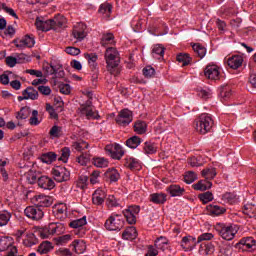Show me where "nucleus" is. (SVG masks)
Here are the masks:
<instances>
[{
    "label": "nucleus",
    "mask_w": 256,
    "mask_h": 256,
    "mask_svg": "<svg viewBox=\"0 0 256 256\" xmlns=\"http://www.w3.org/2000/svg\"><path fill=\"white\" fill-rule=\"evenodd\" d=\"M106 67L111 75H119L120 56L119 51L115 47H108L104 54Z\"/></svg>",
    "instance_id": "nucleus-1"
},
{
    "label": "nucleus",
    "mask_w": 256,
    "mask_h": 256,
    "mask_svg": "<svg viewBox=\"0 0 256 256\" xmlns=\"http://www.w3.org/2000/svg\"><path fill=\"white\" fill-rule=\"evenodd\" d=\"M104 227L107 231H121L125 227V218L121 214L112 213L106 220Z\"/></svg>",
    "instance_id": "nucleus-2"
},
{
    "label": "nucleus",
    "mask_w": 256,
    "mask_h": 256,
    "mask_svg": "<svg viewBox=\"0 0 256 256\" xmlns=\"http://www.w3.org/2000/svg\"><path fill=\"white\" fill-rule=\"evenodd\" d=\"M213 127V118L209 114H201L195 121V129L198 133L205 135Z\"/></svg>",
    "instance_id": "nucleus-3"
},
{
    "label": "nucleus",
    "mask_w": 256,
    "mask_h": 256,
    "mask_svg": "<svg viewBox=\"0 0 256 256\" xmlns=\"http://www.w3.org/2000/svg\"><path fill=\"white\" fill-rule=\"evenodd\" d=\"M87 97L88 100L84 104L80 105L78 111L81 117H86L87 119H97L99 114L95 111V107H93V102L91 101L93 94L88 92Z\"/></svg>",
    "instance_id": "nucleus-4"
},
{
    "label": "nucleus",
    "mask_w": 256,
    "mask_h": 256,
    "mask_svg": "<svg viewBox=\"0 0 256 256\" xmlns=\"http://www.w3.org/2000/svg\"><path fill=\"white\" fill-rule=\"evenodd\" d=\"M8 251L5 256H17L15 240L11 236H0V252Z\"/></svg>",
    "instance_id": "nucleus-5"
},
{
    "label": "nucleus",
    "mask_w": 256,
    "mask_h": 256,
    "mask_svg": "<svg viewBox=\"0 0 256 256\" xmlns=\"http://www.w3.org/2000/svg\"><path fill=\"white\" fill-rule=\"evenodd\" d=\"M52 175L55 181H57L58 183H63L71 179V172L63 166H56L55 168H53Z\"/></svg>",
    "instance_id": "nucleus-6"
},
{
    "label": "nucleus",
    "mask_w": 256,
    "mask_h": 256,
    "mask_svg": "<svg viewBox=\"0 0 256 256\" xmlns=\"http://www.w3.org/2000/svg\"><path fill=\"white\" fill-rule=\"evenodd\" d=\"M106 153L111 157V159H116L119 161L125 155L123 147L119 144H108L105 147Z\"/></svg>",
    "instance_id": "nucleus-7"
},
{
    "label": "nucleus",
    "mask_w": 256,
    "mask_h": 256,
    "mask_svg": "<svg viewBox=\"0 0 256 256\" xmlns=\"http://www.w3.org/2000/svg\"><path fill=\"white\" fill-rule=\"evenodd\" d=\"M70 227L74 230V234L78 237H83L86 233L85 225H87V217L83 216L80 219L73 220L69 223Z\"/></svg>",
    "instance_id": "nucleus-8"
},
{
    "label": "nucleus",
    "mask_w": 256,
    "mask_h": 256,
    "mask_svg": "<svg viewBox=\"0 0 256 256\" xmlns=\"http://www.w3.org/2000/svg\"><path fill=\"white\" fill-rule=\"evenodd\" d=\"M24 214L28 219H31L32 221H41L43 219L45 213L42 211L39 206H28L24 210Z\"/></svg>",
    "instance_id": "nucleus-9"
},
{
    "label": "nucleus",
    "mask_w": 256,
    "mask_h": 256,
    "mask_svg": "<svg viewBox=\"0 0 256 256\" xmlns=\"http://www.w3.org/2000/svg\"><path fill=\"white\" fill-rule=\"evenodd\" d=\"M115 121L118 125L127 127L133 121V112L129 109H123L118 113Z\"/></svg>",
    "instance_id": "nucleus-10"
},
{
    "label": "nucleus",
    "mask_w": 256,
    "mask_h": 256,
    "mask_svg": "<svg viewBox=\"0 0 256 256\" xmlns=\"http://www.w3.org/2000/svg\"><path fill=\"white\" fill-rule=\"evenodd\" d=\"M221 76V68L216 64H208L204 69V77L210 81H218Z\"/></svg>",
    "instance_id": "nucleus-11"
},
{
    "label": "nucleus",
    "mask_w": 256,
    "mask_h": 256,
    "mask_svg": "<svg viewBox=\"0 0 256 256\" xmlns=\"http://www.w3.org/2000/svg\"><path fill=\"white\" fill-rule=\"evenodd\" d=\"M139 211H141L139 206H129L126 210H124L123 213L127 223L130 225L137 223V215H139Z\"/></svg>",
    "instance_id": "nucleus-12"
},
{
    "label": "nucleus",
    "mask_w": 256,
    "mask_h": 256,
    "mask_svg": "<svg viewBox=\"0 0 256 256\" xmlns=\"http://www.w3.org/2000/svg\"><path fill=\"white\" fill-rule=\"evenodd\" d=\"M220 237L225 241H233L237 235V228L233 225H224L219 231Z\"/></svg>",
    "instance_id": "nucleus-13"
},
{
    "label": "nucleus",
    "mask_w": 256,
    "mask_h": 256,
    "mask_svg": "<svg viewBox=\"0 0 256 256\" xmlns=\"http://www.w3.org/2000/svg\"><path fill=\"white\" fill-rule=\"evenodd\" d=\"M87 26L83 23L76 24L72 31V37L76 39V41H83L85 37H87L86 32Z\"/></svg>",
    "instance_id": "nucleus-14"
},
{
    "label": "nucleus",
    "mask_w": 256,
    "mask_h": 256,
    "mask_svg": "<svg viewBox=\"0 0 256 256\" xmlns=\"http://www.w3.org/2000/svg\"><path fill=\"white\" fill-rule=\"evenodd\" d=\"M14 44L18 49H25V47H34L35 46V38L26 35L21 39L14 40Z\"/></svg>",
    "instance_id": "nucleus-15"
},
{
    "label": "nucleus",
    "mask_w": 256,
    "mask_h": 256,
    "mask_svg": "<svg viewBox=\"0 0 256 256\" xmlns=\"http://www.w3.org/2000/svg\"><path fill=\"white\" fill-rule=\"evenodd\" d=\"M36 28L39 31H51L54 30L53 19L45 20L44 18H37L35 22Z\"/></svg>",
    "instance_id": "nucleus-16"
},
{
    "label": "nucleus",
    "mask_w": 256,
    "mask_h": 256,
    "mask_svg": "<svg viewBox=\"0 0 256 256\" xmlns=\"http://www.w3.org/2000/svg\"><path fill=\"white\" fill-rule=\"evenodd\" d=\"M34 203L39 208L51 207V205H53V198H51V196L40 194L35 196Z\"/></svg>",
    "instance_id": "nucleus-17"
},
{
    "label": "nucleus",
    "mask_w": 256,
    "mask_h": 256,
    "mask_svg": "<svg viewBox=\"0 0 256 256\" xmlns=\"http://www.w3.org/2000/svg\"><path fill=\"white\" fill-rule=\"evenodd\" d=\"M23 96L18 97V101H23V99H31L32 101H35V99H39V92L33 88L28 87L22 92Z\"/></svg>",
    "instance_id": "nucleus-18"
},
{
    "label": "nucleus",
    "mask_w": 256,
    "mask_h": 256,
    "mask_svg": "<svg viewBox=\"0 0 256 256\" xmlns=\"http://www.w3.org/2000/svg\"><path fill=\"white\" fill-rule=\"evenodd\" d=\"M38 186L41 189L51 191V189L55 188V181L48 176H41L38 178Z\"/></svg>",
    "instance_id": "nucleus-19"
},
{
    "label": "nucleus",
    "mask_w": 256,
    "mask_h": 256,
    "mask_svg": "<svg viewBox=\"0 0 256 256\" xmlns=\"http://www.w3.org/2000/svg\"><path fill=\"white\" fill-rule=\"evenodd\" d=\"M154 247H156L157 249H160V251H169V253L173 251L171 246H169V240L163 236H160L155 240Z\"/></svg>",
    "instance_id": "nucleus-20"
},
{
    "label": "nucleus",
    "mask_w": 256,
    "mask_h": 256,
    "mask_svg": "<svg viewBox=\"0 0 256 256\" xmlns=\"http://www.w3.org/2000/svg\"><path fill=\"white\" fill-rule=\"evenodd\" d=\"M70 247L77 255H83L87 251V244L84 240H74Z\"/></svg>",
    "instance_id": "nucleus-21"
},
{
    "label": "nucleus",
    "mask_w": 256,
    "mask_h": 256,
    "mask_svg": "<svg viewBox=\"0 0 256 256\" xmlns=\"http://www.w3.org/2000/svg\"><path fill=\"white\" fill-rule=\"evenodd\" d=\"M206 209L208 215H211L212 217H219V215H223V213L226 211L225 207H221L215 204L208 205Z\"/></svg>",
    "instance_id": "nucleus-22"
},
{
    "label": "nucleus",
    "mask_w": 256,
    "mask_h": 256,
    "mask_svg": "<svg viewBox=\"0 0 256 256\" xmlns=\"http://www.w3.org/2000/svg\"><path fill=\"white\" fill-rule=\"evenodd\" d=\"M105 197H107L105 191L97 189L92 195V203L94 205H103L105 203Z\"/></svg>",
    "instance_id": "nucleus-23"
},
{
    "label": "nucleus",
    "mask_w": 256,
    "mask_h": 256,
    "mask_svg": "<svg viewBox=\"0 0 256 256\" xmlns=\"http://www.w3.org/2000/svg\"><path fill=\"white\" fill-rule=\"evenodd\" d=\"M48 229L52 235H62V233H65V225L61 222L50 223Z\"/></svg>",
    "instance_id": "nucleus-24"
},
{
    "label": "nucleus",
    "mask_w": 256,
    "mask_h": 256,
    "mask_svg": "<svg viewBox=\"0 0 256 256\" xmlns=\"http://www.w3.org/2000/svg\"><path fill=\"white\" fill-rule=\"evenodd\" d=\"M125 167L131 171H139L141 170V161L134 157L126 158Z\"/></svg>",
    "instance_id": "nucleus-25"
},
{
    "label": "nucleus",
    "mask_w": 256,
    "mask_h": 256,
    "mask_svg": "<svg viewBox=\"0 0 256 256\" xmlns=\"http://www.w3.org/2000/svg\"><path fill=\"white\" fill-rule=\"evenodd\" d=\"M167 191L170 193L171 197H181L185 194V188L177 184L170 185Z\"/></svg>",
    "instance_id": "nucleus-26"
},
{
    "label": "nucleus",
    "mask_w": 256,
    "mask_h": 256,
    "mask_svg": "<svg viewBox=\"0 0 256 256\" xmlns=\"http://www.w3.org/2000/svg\"><path fill=\"white\" fill-rule=\"evenodd\" d=\"M200 255H213L215 253V245L213 243H202L199 248Z\"/></svg>",
    "instance_id": "nucleus-27"
},
{
    "label": "nucleus",
    "mask_w": 256,
    "mask_h": 256,
    "mask_svg": "<svg viewBox=\"0 0 256 256\" xmlns=\"http://www.w3.org/2000/svg\"><path fill=\"white\" fill-rule=\"evenodd\" d=\"M230 69H239L243 65V57L242 56H232L227 61Z\"/></svg>",
    "instance_id": "nucleus-28"
},
{
    "label": "nucleus",
    "mask_w": 256,
    "mask_h": 256,
    "mask_svg": "<svg viewBox=\"0 0 256 256\" xmlns=\"http://www.w3.org/2000/svg\"><path fill=\"white\" fill-rule=\"evenodd\" d=\"M122 238L126 241H133V239H137V229L133 226L126 228L122 233Z\"/></svg>",
    "instance_id": "nucleus-29"
},
{
    "label": "nucleus",
    "mask_w": 256,
    "mask_h": 256,
    "mask_svg": "<svg viewBox=\"0 0 256 256\" xmlns=\"http://www.w3.org/2000/svg\"><path fill=\"white\" fill-rule=\"evenodd\" d=\"M213 187V183L209 180H200L198 183L193 185V189L195 191H207V189H211Z\"/></svg>",
    "instance_id": "nucleus-30"
},
{
    "label": "nucleus",
    "mask_w": 256,
    "mask_h": 256,
    "mask_svg": "<svg viewBox=\"0 0 256 256\" xmlns=\"http://www.w3.org/2000/svg\"><path fill=\"white\" fill-rule=\"evenodd\" d=\"M107 179L110 180V183H117L119 179H121V175L119 174V171L115 168H109L105 173Z\"/></svg>",
    "instance_id": "nucleus-31"
},
{
    "label": "nucleus",
    "mask_w": 256,
    "mask_h": 256,
    "mask_svg": "<svg viewBox=\"0 0 256 256\" xmlns=\"http://www.w3.org/2000/svg\"><path fill=\"white\" fill-rule=\"evenodd\" d=\"M180 245L183 249H185V251H187V249H189V247H191V245H198L197 238H195L193 236H185L182 238Z\"/></svg>",
    "instance_id": "nucleus-32"
},
{
    "label": "nucleus",
    "mask_w": 256,
    "mask_h": 256,
    "mask_svg": "<svg viewBox=\"0 0 256 256\" xmlns=\"http://www.w3.org/2000/svg\"><path fill=\"white\" fill-rule=\"evenodd\" d=\"M53 25H54V31H59V29H62V27H65V24L67 23V19L62 15H57L52 19Z\"/></svg>",
    "instance_id": "nucleus-33"
},
{
    "label": "nucleus",
    "mask_w": 256,
    "mask_h": 256,
    "mask_svg": "<svg viewBox=\"0 0 256 256\" xmlns=\"http://www.w3.org/2000/svg\"><path fill=\"white\" fill-rule=\"evenodd\" d=\"M38 242L35 234H33V232H28L23 240V245H25V247H33V245H37Z\"/></svg>",
    "instance_id": "nucleus-34"
},
{
    "label": "nucleus",
    "mask_w": 256,
    "mask_h": 256,
    "mask_svg": "<svg viewBox=\"0 0 256 256\" xmlns=\"http://www.w3.org/2000/svg\"><path fill=\"white\" fill-rule=\"evenodd\" d=\"M85 149H89V143L83 141V140H78L72 143V150L77 151L78 153H83Z\"/></svg>",
    "instance_id": "nucleus-35"
},
{
    "label": "nucleus",
    "mask_w": 256,
    "mask_h": 256,
    "mask_svg": "<svg viewBox=\"0 0 256 256\" xmlns=\"http://www.w3.org/2000/svg\"><path fill=\"white\" fill-rule=\"evenodd\" d=\"M165 55V47H163L160 44H156L152 48V56L154 59H163V56Z\"/></svg>",
    "instance_id": "nucleus-36"
},
{
    "label": "nucleus",
    "mask_w": 256,
    "mask_h": 256,
    "mask_svg": "<svg viewBox=\"0 0 256 256\" xmlns=\"http://www.w3.org/2000/svg\"><path fill=\"white\" fill-rule=\"evenodd\" d=\"M102 47H107L108 45H115V36L112 33H105L101 38Z\"/></svg>",
    "instance_id": "nucleus-37"
},
{
    "label": "nucleus",
    "mask_w": 256,
    "mask_h": 256,
    "mask_svg": "<svg viewBox=\"0 0 256 256\" xmlns=\"http://www.w3.org/2000/svg\"><path fill=\"white\" fill-rule=\"evenodd\" d=\"M150 201L156 205H161L167 201V195L163 193H154L150 195Z\"/></svg>",
    "instance_id": "nucleus-38"
},
{
    "label": "nucleus",
    "mask_w": 256,
    "mask_h": 256,
    "mask_svg": "<svg viewBox=\"0 0 256 256\" xmlns=\"http://www.w3.org/2000/svg\"><path fill=\"white\" fill-rule=\"evenodd\" d=\"M111 11H113V6L108 2H105L100 5L98 13L103 15V17H109L111 15Z\"/></svg>",
    "instance_id": "nucleus-39"
},
{
    "label": "nucleus",
    "mask_w": 256,
    "mask_h": 256,
    "mask_svg": "<svg viewBox=\"0 0 256 256\" xmlns=\"http://www.w3.org/2000/svg\"><path fill=\"white\" fill-rule=\"evenodd\" d=\"M11 213L7 210L0 211V227H5L11 221Z\"/></svg>",
    "instance_id": "nucleus-40"
},
{
    "label": "nucleus",
    "mask_w": 256,
    "mask_h": 256,
    "mask_svg": "<svg viewBox=\"0 0 256 256\" xmlns=\"http://www.w3.org/2000/svg\"><path fill=\"white\" fill-rule=\"evenodd\" d=\"M26 181L33 185V183H37V179L39 180V176H37V171L34 169H30L25 173Z\"/></svg>",
    "instance_id": "nucleus-41"
},
{
    "label": "nucleus",
    "mask_w": 256,
    "mask_h": 256,
    "mask_svg": "<svg viewBox=\"0 0 256 256\" xmlns=\"http://www.w3.org/2000/svg\"><path fill=\"white\" fill-rule=\"evenodd\" d=\"M193 51L194 53L200 58L203 59V57H205V55H207V48H205L203 45L201 44H194L192 45Z\"/></svg>",
    "instance_id": "nucleus-42"
},
{
    "label": "nucleus",
    "mask_w": 256,
    "mask_h": 256,
    "mask_svg": "<svg viewBox=\"0 0 256 256\" xmlns=\"http://www.w3.org/2000/svg\"><path fill=\"white\" fill-rule=\"evenodd\" d=\"M134 131L138 135H143V133L147 131V123H145L144 121L138 120L134 124Z\"/></svg>",
    "instance_id": "nucleus-43"
},
{
    "label": "nucleus",
    "mask_w": 256,
    "mask_h": 256,
    "mask_svg": "<svg viewBox=\"0 0 256 256\" xmlns=\"http://www.w3.org/2000/svg\"><path fill=\"white\" fill-rule=\"evenodd\" d=\"M51 249H53V244H51V242H49V241H44L39 245L38 253H40L41 255H45V254L49 253V251H51Z\"/></svg>",
    "instance_id": "nucleus-44"
},
{
    "label": "nucleus",
    "mask_w": 256,
    "mask_h": 256,
    "mask_svg": "<svg viewBox=\"0 0 256 256\" xmlns=\"http://www.w3.org/2000/svg\"><path fill=\"white\" fill-rule=\"evenodd\" d=\"M143 149L146 155H154V153H157V144L152 142H145Z\"/></svg>",
    "instance_id": "nucleus-45"
},
{
    "label": "nucleus",
    "mask_w": 256,
    "mask_h": 256,
    "mask_svg": "<svg viewBox=\"0 0 256 256\" xmlns=\"http://www.w3.org/2000/svg\"><path fill=\"white\" fill-rule=\"evenodd\" d=\"M239 245H243V247H246V249H253V247L256 245V242L253 237H246L239 241Z\"/></svg>",
    "instance_id": "nucleus-46"
},
{
    "label": "nucleus",
    "mask_w": 256,
    "mask_h": 256,
    "mask_svg": "<svg viewBox=\"0 0 256 256\" xmlns=\"http://www.w3.org/2000/svg\"><path fill=\"white\" fill-rule=\"evenodd\" d=\"M243 213L250 218L256 217V206L253 204H246L243 208Z\"/></svg>",
    "instance_id": "nucleus-47"
},
{
    "label": "nucleus",
    "mask_w": 256,
    "mask_h": 256,
    "mask_svg": "<svg viewBox=\"0 0 256 256\" xmlns=\"http://www.w3.org/2000/svg\"><path fill=\"white\" fill-rule=\"evenodd\" d=\"M75 185L78 189H82L85 190V188L87 187V185H89V177L87 176H80L76 182Z\"/></svg>",
    "instance_id": "nucleus-48"
},
{
    "label": "nucleus",
    "mask_w": 256,
    "mask_h": 256,
    "mask_svg": "<svg viewBox=\"0 0 256 256\" xmlns=\"http://www.w3.org/2000/svg\"><path fill=\"white\" fill-rule=\"evenodd\" d=\"M126 145L130 149H137V146L141 145V138H139L138 136H132L126 141Z\"/></svg>",
    "instance_id": "nucleus-49"
},
{
    "label": "nucleus",
    "mask_w": 256,
    "mask_h": 256,
    "mask_svg": "<svg viewBox=\"0 0 256 256\" xmlns=\"http://www.w3.org/2000/svg\"><path fill=\"white\" fill-rule=\"evenodd\" d=\"M93 165H95V167L103 169L109 166V161L104 157H97L93 159Z\"/></svg>",
    "instance_id": "nucleus-50"
},
{
    "label": "nucleus",
    "mask_w": 256,
    "mask_h": 256,
    "mask_svg": "<svg viewBox=\"0 0 256 256\" xmlns=\"http://www.w3.org/2000/svg\"><path fill=\"white\" fill-rule=\"evenodd\" d=\"M56 159H57V154L53 152H48L41 156V161L43 163H47V165H50V163H53V161H56Z\"/></svg>",
    "instance_id": "nucleus-51"
},
{
    "label": "nucleus",
    "mask_w": 256,
    "mask_h": 256,
    "mask_svg": "<svg viewBox=\"0 0 256 256\" xmlns=\"http://www.w3.org/2000/svg\"><path fill=\"white\" fill-rule=\"evenodd\" d=\"M31 115V108L28 106H25L20 109L19 112H17L16 119H27Z\"/></svg>",
    "instance_id": "nucleus-52"
},
{
    "label": "nucleus",
    "mask_w": 256,
    "mask_h": 256,
    "mask_svg": "<svg viewBox=\"0 0 256 256\" xmlns=\"http://www.w3.org/2000/svg\"><path fill=\"white\" fill-rule=\"evenodd\" d=\"M216 175L217 171L215 168H206L202 170V176H204L207 181H209V179H215Z\"/></svg>",
    "instance_id": "nucleus-53"
},
{
    "label": "nucleus",
    "mask_w": 256,
    "mask_h": 256,
    "mask_svg": "<svg viewBox=\"0 0 256 256\" xmlns=\"http://www.w3.org/2000/svg\"><path fill=\"white\" fill-rule=\"evenodd\" d=\"M198 199H200V201L204 203V205H207V203H211V201H213V193L209 191L204 192L198 196Z\"/></svg>",
    "instance_id": "nucleus-54"
},
{
    "label": "nucleus",
    "mask_w": 256,
    "mask_h": 256,
    "mask_svg": "<svg viewBox=\"0 0 256 256\" xmlns=\"http://www.w3.org/2000/svg\"><path fill=\"white\" fill-rule=\"evenodd\" d=\"M222 201L224 203H229L230 205H233L237 201V196L234 193L226 192L222 195Z\"/></svg>",
    "instance_id": "nucleus-55"
},
{
    "label": "nucleus",
    "mask_w": 256,
    "mask_h": 256,
    "mask_svg": "<svg viewBox=\"0 0 256 256\" xmlns=\"http://www.w3.org/2000/svg\"><path fill=\"white\" fill-rule=\"evenodd\" d=\"M37 233L41 239H49V237H53L51 230H49V226L39 229Z\"/></svg>",
    "instance_id": "nucleus-56"
},
{
    "label": "nucleus",
    "mask_w": 256,
    "mask_h": 256,
    "mask_svg": "<svg viewBox=\"0 0 256 256\" xmlns=\"http://www.w3.org/2000/svg\"><path fill=\"white\" fill-rule=\"evenodd\" d=\"M231 95H233V93L231 92V88L229 87H223L220 91V97L222 101H227L231 99Z\"/></svg>",
    "instance_id": "nucleus-57"
},
{
    "label": "nucleus",
    "mask_w": 256,
    "mask_h": 256,
    "mask_svg": "<svg viewBox=\"0 0 256 256\" xmlns=\"http://www.w3.org/2000/svg\"><path fill=\"white\" fill-rule=\"evenodd\" d=\"M76 161L79 165L85 166L91 161V156L88 153H82L77 157Z\"/></svg>",
    "instance_id": "nucleus-58"
},
{
    "label": "nucleus",
    "mask_w": 256,
    "mask_h": 256,
    "mask_svg": "<svg viewBox=\"0 0 256 256\" xmlns=\"http://www.w3.org/2000/svg\"><path fill=\"white\" fill-rule=\"evenodd\" d=\"M85 59H87L90 67H92V69H95V67H97V59H98V56L97 54H86L85 55Z\"/></svg>",
    "instance_id": "nucleus-59"
},
{
    "label": "nucleus",
    "mask_w": 256,
    "mask_h": 256,
    "mask_svg": "<svg viewBox=\"0 0 256 256\" xmlns=\"http://www.w3.org/2000/svg\"><path fill=\"white\" fill-rule=\"evenodd\" d=\"M177 62L182 63L184 66L188 65L191 63V56H189V54L180 53L177 55Z\"/></svg>",
    "instance_id": "nucleus-60"
},
{
    "label": "nucleus",
    "mask_w": 256,
    "mask_h": 256,
    "mask_svg": "<svg viewBox=\"0 0 256 256\" xmlns=\"http://www.w3.org/2000/svg\"><path fill=\"white\" fill-rule=\"evenodd\" d=\"M184 181L188 185H191V183H194L195 181H197V174H195V172L193 171L187 172L184 176Z\"/></svg>",
    "instance_id": "nucleus-61"
},
{
    "label": "nucleus",
    "mask_w": 256,
    "mask_h": 256,
    "mask_svg": "<svg viewBox=\"0 0 256 256\" xmlns=\"http://www.w3.org/2000/svg\"><path fill=\"white\" fill-rule=\"evenodd\" d=\"M69 157H71V149H69V147L63 148L59 160L63 161V163H67V161H69Z\"/></svg>",
    "instance_id": "nucleus-62"
},
{
    "label": "nucleus",
    "mask_w": 256,
    "mask_h": 256,
    "mask_svg": "<svg viewBox=\"0 0 256 256\" xmlns=\"http://www.w3.org/2000/svg\"><path fill=\"white\" fill-rule=\"evenodd\" d=\"M214 237H215V235H213V233L206 232V233H203L200 236H198L196 243L199 244L203 241H211Z\"/></svg>",
    "instance_id": "nucleus-63"
},
{
    "label": "nucleus",
    "mask_w": 256,
    "mask_h": 256,
    "mask_svg": "<svg viewBox=\"0 0 256 256\" xmlns=\"http://www.w3.org/2000/svg\"><path fill=\"white\" fill-rule=\"evenodd\" d=\"M107 207H119V200L115 196L110 195L106 200Z\"/></svg>",
    "instance_id": "nucleus-64"
}]
</instances>
